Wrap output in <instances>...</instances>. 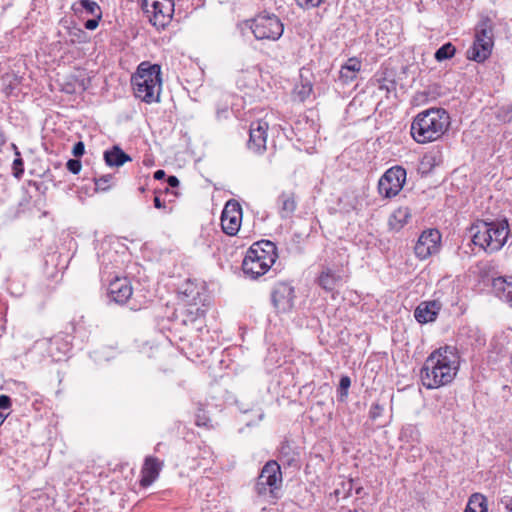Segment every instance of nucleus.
<instances>
[{"mask_svg": "<svg viewBox=\"0 0 512 512\" xmlns=\"http://www.w3.org/2000/svg\"><path fill=\"white\" fill-rule=\"evenodd\" d=\"M242 221V208L236 200H229L222 211L221 226L223 232L234 236L239 231Z\"/></svg>", "mask_w": 512, "mask_h": 512, "instance_id": "12", "label": "nucleus"}, {"mask_svg": "<svg viewBox=\"0 0 512 512\" xmlns=\"http://www.w3.org/2000/svg\"><path fill=\"white\" fill-rule=\"evenodd\" d=\"M360 490H361V488L357 489V490H356V493H357V494H359V493H360Z\"/></svg>", "mask_w": 512, "mask_h": 512, "instance_id": "45", "label": "nucleus"}, {"mask_svg": "<svg viewBox=\"0 0 512 512\" xmlns=\"http://www.w3.org/2000/svg\"><path fill=\"white\" fill-rule=\"evenodd\" d=\"M109 294L117 303H125L132 295V287L126 278H116L109 284Z\"/></svg>", "mask_w": 512, "mask_h": 512, "instance_id": "15", "label": "nucleus"}, {"mask_svg": "<svg viewBox=\"0 0 512 512\" xmlns=\"http://www.w3.org/2000/svg\"><path fill=\"white\" fill-rule=\"evenodd\" d=\"M494 45V22L483 17L475 28V40L468 49V58L476 62L485 61L491 54Z\"/></svg>", "mask_w": 512, "mask_h": 512, "instance_id": "6", "label": "nucleus"}, {"mask_svg": "<svg viewBox=\"0 0 512 512\" xmlns=\"http://www.w3.org/2000/svg\"><path fill=\"white\" fill-rule=\"evenodd\" d=\"M100 19H98V15L93 16L92 19H89L85 22V28L88 30H94L98 27Z\"/></svg>", "mask_w": 512, "mask_h": 512, "instance_id": "35", "label": "nucleus"}, {"mask_svg": "<svg viewBox=\"0 0 512 512\" xmlns=\"http://www.w3.org/2000/svg\"><path fill=\"white\" fill-rule=\"evenodd\" d=\"M450 125L449 114L442 108H430L418 113L411 124L410 133L420 144L441 138Z\"/></svg>", "mask_w": 512, "mask_h": 512, "instance_id": "2", "label": "nucleus"}, {"mask_svg": "<svg viewBox=\"0 0 512 512\" xmlns=\"http://www.w3.org/2000/svg\"><path fill=\"white\" fill-rule=\"evenodd\" d=\"M400 438L402 441L407 443H419L421 440V433L417 426L410 424L403 427Z\"/></svg>", "mask_w": 512, "mask_h": 512, "instance_id": "25", "label": "nucleus"}, {"mask_svg": "<svg viewBox=\"0 0 512 512\" xmlns=\"http://www.w3.org/2000/svg\"><path fill=\"white\" fill-rule=\"evenodd\" d=\"M281 485L279 464L276 461L267 462L256 480L255 492L259 497L272 502L279 497Z\"/></svg>", "mask_w": 512, "mask_h": 512, "instance_id": "7", "label": "nucleus"}, {"mask_svg": "<svg viewBox=\"0 0 512 512\" xmlns=\"http://www.w3.org/2000/svg\"><path fill=\"white\" fill-rule=\"evenodd\" d=\"M5 143V136L2 132H0V146H2Z\"/></svg>", "mask_w": 512, "mask_h": 512, "instance_id": "40", "label": "nucleus"}, {"mask_svg": "<svg viewBox=\"0 0 512 512\" xmlns=\"http://www.w3.org/2000/svg\"><path fill=\"white\" fill-rule=\"evenodd\" d=\"M411 217L408 207H400L396 209L389 218V226L393 230H400Z\"/></svg>", "mask_w": 512, "mask_h": 512, "instance_id": "21", "label": "nucleus"}, {"mask_svg": "<svg viewBox=\"0 0 512 512\" xmlns=\"http://www.w3.org/2000/svg\"><path fill=\"white\" fill-rule=\"evenodd\" d=\"M167 182L171 187H177L179 185V180L176 176H169Z\"/></svg>", "mask_w": 512, "mask_h": 512, "instance_id": "37", "label": "nucleus"}, {"mask_svg": "<svg viewBox=\"0 0 512 512\" xmlns=\"http://www.w3.org/2000/svg\"><path fill=\"white\" fill-rule=\"evenodd\" d=\"M268 123L264 120H257L250 125V138L248 141L249 149L256 153L262 152L266 148Z\"/></svg>", "mask_w": 512, "mask_h": 512, "instance_id": "13", "label": "nucleus"}, {"mask_svg": "<svg viewBox=\"0 0 512 512\" xmlns=\"http://www.w3.org/2000/svg\"><path fill=\"white\" fill-rule=\"evenodd\" d=\"M11 407V399L7 395H0V410H8Z\"/></svg>", "mask_w": 512, "mask_h": 512, "instance_id": "36", "label": "nucleus"}, {"mask_svg": "<svg viewBox=\"0 0 512 512\" xmlns=\"http://www.w3.org/2000/svg\"><path fill=\"white\" fill-rule=\"evenodd\" d=\"M297 5L301 8L310 9L314 7H318L321 5L324 0H295Z\"/></svg>", "mask_w": 512, "mask_h": 512, "instance_id": "31", "label": "nucleus"}, {"mask_svg": "<svg viewBox=\"0 0 512 512\" xmlns=\"http://www.w3.org/2000/svg\"><path fill=\"white\" fill-rule=\"evenodd\" d=\"M405 181L406 170L400 166L392 167L380 178L378 183L379 193L386 198L396 196L402 189Z\"/></svg>", "mask_w": 512, "mask_h": 512, "instance_id": "10", "label": "nucleus"}, {"mask_svg": "<svg viewBox=\"0 0 512 512\" xmlns=\"http://www.w3.org/2000/svg\"><path fill=\"white\" fill-rule=\"evenodd\" d=\"M85 152V146L83 144V142L79 141L77 142L74 147H73V150H72V153L75 157H80L84 154Z\"/></svg>", "mask_w": 512, "mask_h": 512, "instance_id": "34", "label": "nucleus"}, {"mask_svg": "<svg viewBox=\"0 0 512 512\" xmlns=\"http://www.w3.org/2000/svg\"><path fill=\"white\" fill-rule=\"evenodd\" d=\"M104 160L109 167H120L132 159L119 146L115 145L104 152Z\"/></svg>", "mask_w": 512, "mask_h": 512, "instance_id": "17", "label": "nucleus"}, {"mask_svg": "<svg viewBox=\"0 0 512 512\" xmlns=\"http://www.w3.org/2000/svg\"><path fill=\"white\" fill-rule=\"evenodd\" d=\"M455 52V47L451 43H446L436 51L435 58L437 61H443L453 57Z\"/></svg>", "mask_w": 512, "mask_h": 512, "instance_id": "26", "label": "nucleus"}, {"mask_svg": "<svg viewBox=\"0 0 512 512\" xmlns=\"http://www.w3.org/2000/svg\"><path fill=\"white\" fill-rule=\"evenodd\" d=\"M141 7L149 22L157 29L168 25L174 13L173 0H142Z\"/></svg>", "mask_w": 512, "mask_h": 512, "instance_id": "9", "label": "nucleus"}, {"mask_svg": "<svg viewBox=\"0 0 512 512\" xmlns=\"http://www.w3.org/2000/svg\"><path fill=\"white\" fill-rule=\"evenodd\" d=\"M460 367V356L455 347L445 346L433 351L421 369L422 384L436 389L451 383Z\"/></svg>", "mask_w": 512, "mask_h": 512, "instance_id": "1", "label": "nucleus"}, {"mask_svg": "<svg viewBox=\"0 0 512 512\" xmlns=\"http://www.w3.org/2000/svg\"><path fill=\"white\" fill-rule=\"evenodd\" d=\"M132 85L137 98L146 103L158 102L162 87L160 66L141 63L137 73L132 77Z\"/></svg>", "mask_w": 512, "mask_h": 512, "instance_id": "4", "label": "nucleus"}, {"mask_svg": "<svg viewBox=\"0 0 512 512\" xmlns=\"http://www.w3.org/2000/svg\"><path fill=\"white\" fill-rule=\"evenodd\" d=\"M425 159L426 160H428V159L434 160V158L432 156H425Z\"/></svg>", "mask_w": 512, "mask_h": 512, "instance_id": "44", "label": "nucleus"}, {"mask_svg": "<svg viewBox=\"0 0 512 512\" xmlns=\"http://www.w3.org/2000/svg\"><path fill=\"white\" fill-rule=\"evenodd\" d=\"M67 169L73 173V174H78L81 170V162L77 159H70L67 161Z\"/></svg>", "mask_w": 512, "mask_h": 512, "instance_id": "33", "label": "nucleus"}, {"mask_svg": "<svg viewBox=\"0 0 512 512\" xmlns=\"http://www.w3.org/2000/svg\"><path fill=\"white\" fill-rule=\"evenodd\" d=\"M441 246V234L437 229H429L419 236L414 247L415 255L425 260L439 252Z\"/></svg>", "mask_w": 512, "mask_h": 512, "instance_id": "11", "label": "nucleus"}, {"mask_svg": "<svg viewBox=\"0 0 512 512\" xmlns=\"http://www.w3.org/2000/svg\"><path fill=\"white\" fill-rule=\"evenodd\" d=\"M257 40H277L284 31V26L273 14H259L246 21Z\"/></svg>", "mask_w": 512, "mask_h": 512, "instance_id": "8", "label": "nucleus"}, {"mask_svg": "<svg viewBox=\"0 0 512 512\" xmlns=\"http://www.w3.org/2000/svg\"><path fill=\"white\" fill-rule=\"evenodd\" d=\"M350 385H351V380L348 376L341 377L340 383H339V391H340V396L342 398L347 396L348 389H349Z\"/></svg>", "mask_w": 512, "mask_h": 512, "instance_id": "30", "label": "nucleus"}, {"mask_svg": "<svg viewBox=\"0 0 512 512\" xmlns=\"http://www.w3.org/2000/svg\"><path fill=\"white\" fill-rule=\"evenodd\" d=\"M361 70V61L357 58H349L341 67L339 78L344 84H349L356 79Z\"/></svg>", "mask_w": 512, "mask_h": 512, "instance_id": "18", "label": "nucleus"}, {"mask_svg": "<svg viewBox=\"0 0 512 512\" xmlns=\"http://www.w3.org/2000/svg\"><path fill=\"white\" fill-rule=\"evenodd\" d=\"M196 424H197L198 426L206 425V423H205V422H201V421H200V419H197Z\"/></svg>", "mask_w": 512, "mask_h": 512, "instance_id": "42", "label": "nucleus"}, {"mask_svg": "<svg viewBox=\"0 0 512 512\" xmlns=\"http://www.w3.org/2000/svg\"><path fill=\"white\" fill-rule=\"evenodd\" d=\"M278 258L276 245L269 240L255 242L247 250L242 262L243 273L257 279L269 271Z\"/></svg>", "mask_w": 512, "mask_h": 512, "instance_id": "3", "label": "nucleus"}, {"mask_svg": "<svg viewBox=\"0 0 512 512\" xmlns=\"http://www.w3.org/2000/svg\"><path fill=\"white\" fill-rule=\"evenodd\" d=\"M464 512H488L486 497L480 493L472 494Z\"/></svg>", "mask_w": 512, "mask_h": 512, "instance_id": "22", "label": "nucleus"}, {"mask_svg": "<svg viewBox=\"0 0 512 512\" xmlns=\"http://www.w3.org/2000/svg\"><path fill=\"white\" fill-rule=\"evenodd\" d=\"M112 175L107 174L103 175L100 178L95 179V185L97 190L107 191L110 187V182L112 180Z\"/></svg>", "mask_w": 512, "mask_h": 512, "instance_id": "28", "label": "nucleus"}, {"mask_svg": "<svg viewBox=\"0 0 512 512\" xmlns=\"http://www.w3.org/2000/svg\"><path fill=\"white\" fill-rule=\"evenodd\" d=\"M288 204V195L285 191H282L280 195L277 198V207L278 212L280 213L281 217H286V207Z\"/></svg>", "mask_w": 512, "mask_h": 512, "instance_id": "29", "label": "nucleus"}, {"mask_svg": "<svg viewBox=\"0 0 512 512\" xmlns=\"http://www.w3.org/2000/svg\"><path fill=\"white\" fill-rule=\"evenodd\" d=\"M493 287L499 297L504 299L509 305L512 306V277H499L494 279Z\"/></svg>", "mask_w": 512, "mask_h": 512, "instance_id": "20", "label": "nucleus"}, {"mask_svg": "<svg viewBox=\"0 0 512 512\" xmlns=\"http://www.w3.org/2000/svg\"><path fill=\"white\" fill-rule=\"evenodd\" d=\"M165 177V171L164 170H157L154 173V178L157 180L163 179Z\"/></svg>", "mask_w": 512, "mask_h": 512, "instance_id": "39", "label": "nucleus"}, {"mask_svg": "<svg viewBox=\"0 0 512 512\" xmlns=\"http://www.w3.org/2000/svg\"><path fill=\"white\" fill-rule=\"evenodd\" d=\"M204 314V310L200 309V308H196V315L199 316V315H203Z\"/></svg>", "mask_w": 512, "mask_h": 512, "instance_id": "41", "label": "nucleus"}, {"mask_svg": "<svg viewBox=\"0 0 512 512\" xmlns=\"http://www.w3.org/2000/svg\"><path fill=\"white\" fill-rule=\"evenodd\" d=\"M77 33L79 34V36H83V37L85 36V33L83 31H81V30H78Z\"/></svg>", "mask_w": 512, "mask_h": 512, "instance_id": "43", "label": "nucleus"}, {"mask_svg": "<svg viewBox=\"0 0 512 512\" xmlns=\"http://www.w3.org/2000/svg\"><path fill=\"white\" fill-rule=\"evenodd\" d=\"M72 9L76 13L85 11L87 14L91 16L98 15V19H101L102 17L100 6L92 0H80L72 6Z\"/></svg>", "mask_w": 512, "mask_h": 512, "instance_id": "24", "label": "nucleus"}, {"mask_svg": "<svg viewBox=\"0 0 512 512\" xmlns=\"http://www.w3.org/2000/svg\"><path fill=\"white\" fill-rule=\"evenodd\" d=\"M162 467L163 462L159 459L152 456L147 457L141 470V486H150L158 478Z\"/></svg>", "mask_w": 512, "mask_h": 512, "instance_id": "14", "label": "nucleus"}, {"mask_svg": "<svg viewBox=\"0 0 512 512\" xmlns=\"http://www.w3.org/2000/svg\"><path fill=\"white\" fill-rule=\"evenodd\" d=\"M440 310V304L436 301L422 302L414 312L416 320L420 323L434 321Z\"/></svg>", "mask_w": 512, "mask_h": 512, "instance_id": "16", "label": "nucleus"}, {"mask_svg": "<svg viewBox=\"0 0 512 512\" xmlns=\"http://www.w3.org/2000/svg\"><path fill=\"white\" fill-rule=\"evenodd\" d=\"M154 206L158 209L165 207V204L160 200L159 197L154 198Z\"/></svg>", "mask_w": 512, "mask_h": 512, "instance_id": "38", "label": "nucleus"}, {"mask_svg": "<svg viewBox=\"0 0 512 512\" xmlns=\"http://www.w3.org/2000/svg\"><path fill=\"white\" fill-rule=\"evenodd\" d=\"M312 85L310 82L303 84L301 89L296 90V94L298 95L300 101H304L311 93Z\"/></svg>", "mask_w": 512, "mask_h": 512, "instance_id": "32", "label": "nucleus"}, {"mask_svg": "<svg viewBox=\"0 0 512 512\" xmlns=\"http://www.w3.org/2000/svg\"><path fill=\"white\" fill-rule=\"evenodd\" d=\"M273 306L278 311H285L288 304V285L284 282L278 283L271 295Z\"/></svg>", "mask_w": 512, "mask_h": 512, "instance_id": "19", "label": "nucleus"}, {"mask_svg": "<svg viewBox=\"0 0 512 512\" xmlns=\"http://www.w3.org/2000/svg\"><path fill=\"white\" fill-rule=\"evenodd\" d=\"M12 147L15 150V154L17 156V158L13 161L14 176L16 178H20L24 172L23 160L20 158V152L18 151L16 145L12 144Z\"/></svg>", "mask_w": 512, "mask_h": 512, "instance_id": "27", "label": "nucleus"}, {"mask_svg": "<svg viewBox=\"0 0 512 512\" xmlns=\"http://www.w3.org/2000/svg\"><path fill=\"white\" fill-rule=\"evenodd\" d=\"M340 281V275L335 274L331 269L322 271L318 279L319 285L326 291L334 290Z\"/></svg>", "mask_w": 512, "mask_h": 512, "instance_id": "23", "label": "nucleus"}, {"mask_svg": "<svg viewBox=\"0 0 512 512\" xmlns=\"http://www.w3.org/2000/svg\"><path fill=\"white\" fill-rule=\"evenodd\" d=\"M474 245L488 253L500 250L505 244L509 228L507 221L485 222L478 221L470 228Z\"/></svg>", "mask_w": 512, "mask_h": 512, "instance_id": "5", "label": "nucleus"}]
</instances>
